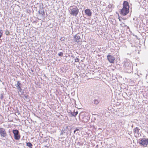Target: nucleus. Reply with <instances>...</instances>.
<instances>
[{
  "label": "nucleus",
  "instance_id": "f257e3e1",
  "mask_svg": "<svg viewBox=\"0 0 148 148\" xmlns=\"http://www.w3.org/2000/svg\"><path fill=\"white\" fill-rule=\"evenodd\" d=\"M70 14L71 15L76 16L79 13V9L77 7L72 8L69 9Z\"/></svg>",
  "mask_w": 148,
  "mask_h": 148
},
{
  "label": "nucleus",
  "instance_id": "f03ea898",
  "mask_svg": "<svg viewBox=\"0 0 148 148\" xmlns=\"http://www.w3.org/2000/svg\"><path fill=\"white\" fill-rule=\"evenodd\" d=\"M138 143L144 147H147L148 145V139L147 138H142L139 140Z\"/></svg>",
  "mask_w": 148,
  "mask_h": 148
},
{
  "label": "nucleus",
  "instance_id": "7ed1b4c3",
  "mask_svg": "<svg viewBox=\"0 0 148 148\" xmlns=\"http://www.w3.org/2000/svg\"><path fill=\"white\" fill-rule=\"evenodd\" d=\"M129 12V9L128 8H123L120 12V14L122 15L125 16Z\"/></svg>",
  "mask_w": 148,
  "mask_h": 148
},
{
  "label": "nucleus",
  "instance_id": "20e7f679",
  "mask_svg": "<svg viewBox=\"0 0 148 148\" xmlns=\"http://www.w3.org/2000/svg\"><path fill=\"white\" fill-rule=\"evenodd\" d=\"M13 133L14 135V138L16 140H18L20 138V136L19 134L18 131L16 130H13Z\"/></svg>",
  "mask_w": 148,
  "mask_h": 148
},
{
  "label": "nucleus",
  "instance_id": "39448f33",
  "mask_svg": "<svg viewBox=\"0 0 148 148\" xmlns=\"http://www.w3.org/2000/svg\"><path fill=\"white\" fill-rule=\"evenodd\" d=\"M131 62L129 60H126L124 62V65L126 69H130L131 68Z\"/></svg>",
  "mask_w": 148,
  "mask_h": 148
},
{
  "label": "nucleus",
  "instance_id": "423d86ee",
  "mask_svg": "<svg viewBox=\"0 0 148 148\" xmlns=\"http://www.w3.org/2000/svg\"><path fill=\"white\" fill-rule=\"evenodd\" d=\"M0 135L3 137H5L6 136L7 133L4 128L0 127Z\"/></svg>",
  "mask_w": 148,
  "mask_h": 148
},
{
  "label": "nucleus",
  "instance_id": "0eeeda50",
  "mask_svg": "<svg viewBox=\"0 0 148 148\" xmlns=\"http://www.w3.org/2000/svg\"><path fill=\"white\" fill-rule=\"evenodd\" d=\"M107 58L109 62L111 63H113L114 62L115 58L112 56L108 55L107 56Z\"/></svg>",
  "mask_w": 148,
  "mask_h": 148
},
{
  "label": "nucleus",
  "instance_id": "6e6552de",
  "mask_svg": "<svg viewBox=\"0 0 148 148\" xmlns=\"http://www.w3.org/2000/svg\"><path fill=\"white\" fill-rule=\"evenodd\" d=\"M21 84L20 82L19 81H18L17 82L16 84H15V86L16 87L17 89L18 90V92H21L22 90V89L21 88Z\"/></svg>",
  "mask_w": 148,
  "mask_h": 148
},
{
  "label": "nucleus",
  "instance_id": "1a4fd4ad",
  "mask_svg": "<svg viewBox=\"0 0 148 148\" xmlns=\"http://www.w3.org/2000/svg\"><path fill=\"white\" fill-rule=\"evenodd\" d=\"M139 130L140 129L137 127H136L134 129L133 132L135 136H137L138 135Z\"/></svg>",
  "mask_w": 148,
  "mask_h": 148
},
{
  "label": "nucleus",
  "instance_id": "9d476101",
  "mask_svg": "<svg viewBox=\"0 0 148 148\" xmlns=\"http://www.w3.org/2000/svg\"><path fill=\"white\" fill-rule=\"evenodd\" d=\"M123 8H128L129 9L130 6L128 3L127 1H124L123 3Z\"/></svg>",
  "mask_w": 148,
  "mask_h": 148
},
{
  "label": "nucleus",
  "instance_id": "9b49d317",
  "mask_svg": "<svg viewBox=\"0 0 148 148\" xmlns=\"http://www.w3.org/2000/svg\"><path fill=\"white\" fill-rule=\"evenodd\" d=\"M75 39V41L77 42H78L80 41V36L79 34H76L74 36Z\"/></svg>",
  "mask_w": 148,
  "mask_h": 148
},
{
  "label": "nucleus",
  "instance_id": "f8f14e48",
  "mask_svg": "<svg viewBox=\"0 0 148 148\" xmlns=\"http://www.w3.org/2000/svg\"><path fill=\"white\" fill-rule=\"evenodd\" d=\"M86 14L88 16H90L92 14V12L89 9H87L85 10Z\"/></svg>",
  "mask_w": 148,
  "mask_h": 148
},
{
  "label": "nucleus",
  "instance_id": "ddd939ff",
  "mask_svg": "<svg viewBox=\"0 0 148 148\" xmlns=\"http://www.w3.org/2000/svg\"><path fill=\"white\" fill-rule=\"evenodd\" d=\"M38 13L42 15L45 14V12L43 8H40L38 11Z\"/></svg>",
  "mask_w": 148,
  "mask_h": 148
},
{
  "label": "nucleus",
  "instance_id": "4468645a",
  "mask_svg": "<svg viewBox=\"0 0 148 148\" xmlns=\"http://www.w3.org/2000/svg\"><path fill=\"white\" fill-rule=\"evenodd\" d=\"M78 113V112L76 111V112H71V114L72 116H75Z\"/></svg>",
  "mask_w": 148,
  "mask_h": 148
},
{
  "label": "nucleus",
  "instance_id": "2eb2a0df",
  "mask_svg": "<svg viewBox=\"0 0 148 148\" xmlns=\"http://www.w3.org/2000/svg\"><path fill=\"white\" fill-rule=\"evenodd\" d=\"M99 102V101L96 99H95L93 101V102H92V103H94L95 105L97 104Z\"/></svg>",
  "mask_w": 148,
  "mask_h": 148
},
{
  "label": "nucleus",
  "instance_id": "dca6fc26",
  "mask_svg": "<svg viewBox=\"0 0 148 148\" xmlns=\"http://www.w3.org/2000/svg\"><path fill=\"white\" fill-rule=\"evenodd\" d=\"M27 145L30 148H32V144L30 142L27 143Z\"/></svg>",
  "mask_w": 148,
  "mask_h": 148
},
{
  "label": "nucleus",
  "instance_id": "f3484780",
  "mask_svg": "<svg viewBox=\"0 0 148 148\" xmlns=\"http://www.w3.org/2000/svg\"><path fill=\"white\" fill-rule=\"evenodd\" d=\"M145 29L147 32H148V25H147L146 26Z\"/></svg>",
  "mask_w": 148,
  "mask_h": 148
},
{
  "label": "nucleus",
  "instance_id": "a211bd4d",
  "mask_svg": "<svg viewBox=\"0 0 148 148\" xmlns=\"http://www.w3.org/2000/svg\"><path fill=\"white\" fill-rule=\"evenodd\" d=\"M63 53L62 52H60L58 53V55L60 56H63Z\"/></svg>",
  "mask_w": 148,
  "mask_h": 148
},
{
  "label": "nucleus",
  "instance_id": "6ab92c4d",
  "mask_svg": "<svg viewBox=\"0 0 148 148\" xmlns=\"http://www.w3.org/2000/svg\"><path fill=\"white\" fill-rule=\"evenodd\" d=\"M79 59L78 58H76L75 59V62H79Z\"/></svg>",
  "mask_w": 148,
  "mask_h": 148
},
{
  "label": "nucleus",
  "instance_id": "aec40b11",
  "mask_svg": "<svg viewBox=\"0 0 148 148\" xmlns=\"http://www.w3.org/2000/svg\"><path fill=\"white\" fill-rule=\"evenodd\" d=\"M5 34L6 35H9L10 32L9 31L7 30L5 31Z\"/></svg>",
  "mask_w": 148,
  "mask_h": 148
},
{
  "label": "nucleus",
  "instance_id": "412c9836",
  "mask_svg": "<svg viewBox=\"0 0 148 148\" xmlns=\"http://www.w3.org/2000/svg\"><path fill=\"white\" fill-rule=\"evenodd\" d=\"M3 95H1V96L0 97V98L1 99H3Z\"/></svg>",
  "mask_w": 148,
  "mask_h": 148
},
{
  "label": "nucleus",
  "instance_id": "4be33fe9",
  "mask_svg": "<svg viewBox=\"0 0 148 148\" xmlns=\"http://www.w3.org/2000/svg\"><path fill=\"white\" fill-rule=\"evenodd\" d=\"M75 131H77L79 130V129H78L77 128H76L75 130Z\"/></svg>",
  "mask_w": 148,
  "mask_h": 148
},
{
  "label": "nucleus",
  "instance_id": "5701e85b",
  "mask_svg": "<svg viewBox=\"0 0 148 148\" xmlns=\"http://www.w3.org/2000/svg\"><path fill=\"white\" fill-rule=\"evenodd\" d=\"M119 21H121V19H120V17H119Z\"/></svg>",
  "mask_w": 148,
  "mask_h": 148
},
{
  "label": "nucleus",
  "instance_id": "b1692460",
  "mask_svg": "<svg viewBox=\"0 0 148 148\" xmlns=\"http://www.w3.org/2000/svg\"><path fill=\"white\" fill-rule=\"evenodd\" d=\"M76 132V131H75V130L74 131V134H75V132Z\"/></svg>",
  "mask_w": 148,
  "mask_h": 148
}]
</instances>
